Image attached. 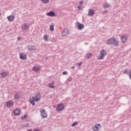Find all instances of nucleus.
<instances>
[{"instance_id":"1","label":"nucleus","mask_w":131,"mask_h":131,"mask_svg":"<svg viewBox=\"0 0 131 131\" xmlns=\"http://www.w3.org/2000/svg\"><path fill=\"white\" fill-rule=\"evenodd\" d=\"M38 102L41 101V95L39 92H37L35 97H32L31 98H30V103L34 106L35 105V102Z\"/></svg>"},{"instance_id":"2","label":"nucleus","mask_w":131,"mask_h":131,"mask_svg":"<svg viewBox=\"0 0 131 131\" xmlns=\"http://www.w3.org/2000/svg\"><path fill=\"white\" fill-rule=\"evenodd\" d=\"M106 45H114L115 47H117L119 45L118 40L115 39L114 38H111L106 41Z\"/></svg>"},{"instance_id":"3","label":"nucleus","mask_w":131,"mask_h":131,"mask_svg":"<svg viewBox=\"0 0 131 131\" xmlns=\"http://www.w3.org/2000/svg\"><path fill=\"white\" fill-rule=\"evenodd\" d=\"M106 56H107V51L102 49L100 50L99 52V55H98L97 59L98 60H104Z\"/></svg>"},{"instance_id":"4","label":"nucleus","mask_w":131,"mask_h":131,"mask_svg":"<svg viewBox=\"0 0 131 131\" xmlns=\"http://www.w3.org/2000/svg\"><path fill=\"white\" fill-rule=\"evenodd\" d=\"M102 126L100 124H96L93 127L92 129L94 131H98L101 129Z\"/></svg>"},{"instance_id":"5","label":"nucleus","mask_w":131,"mask_h":131,"mask_svg":"<svg viewBox=\"0 0 131 131\" xmlns=\"http://www.w3.org/2000/svg\"><path fill=\"white\" fill-rule=\"evenodd\" d=\"M40 113L42 118H47L48 117V114H47L45 109H41L40 110Z\"/></svg>"},{"instance_id":"6","label":"nucleus","mask_w":131,"mask_h":131,"mask_svg":"<svg viewBox=\"0 0 131 131\" xmlns=\"http://www.w3.org/2000/svg\"><path fill=\"white\" fill-rule=\"evenodd\" d=\"M19 58L20 59V60H27V55L25 53H20Z\"/></svg>"},{"instance_id":"7","label":"nucleus","mask_w":131,"mask_h":131,"mask_svg":"<svg viewBox=\"0 0 131 131\" xmlns=\"http://www.w3.org/2000/svg\"><path fill=\"white\" fill-rule=\"evenodd\" d=\"M64 107L65 106H64V104H58L56 107V110L57 111H58V112L62 111V110H63V109H64Z\"/></svg>"},{"instance_id":"8","label":"nucleus","mask_w":131,"mask_h":131,"mask_svg":"<svg viewBox=\"0 0 131 131\" xmlns=\"http://www.w3.org/2000/svg\"><path fill=\"white\" fill-rule=\"evenodd\" d=\"M69 34V31H68V29L65 28L63 29V31L61 33L62 36H67Z\"/></svg>"},{"instance_id":"9","label":"nucleus","mask_w":131,"mask_h":131,"mask_svg":"<svg viewBox=\"0 0 131 131\" xmlns=\"http://www.w3.org/2000/svg\"><path fill=\"white\" fill-rule=\"evenodd\" d=\"M77 28L79 29V30H82V29H83L84 28V25L82 24H80L79 23H76Z\"/></svg>"},{"instance_id":"10","label":"nucleus","mask_w":131,"mask_h":131,"mask_svg":"<svg viewBox=\"0 0 131 131\" xmlns=\"http://www.w3.org/2000/svg\"><path fill=\"white\" fill-rule=\"evenodd\" d=\"M14 115L18 116L20 115V113H21V111L19 108H15L14 109Z\"/></svg>"},{"instance_id":"11","label":"nucleus","mask_w":131,"mask_h":131,"mask_svg":"<svg viewBox=\"0 0 131 131\" xmlns=\"http://www.w3.org/2000/svg\"><path fill=\"white\" fill-rule=\"evenodd\" d=\"M7 19L9 22H13L15 20V16L14 15H9L7 17Z\"/></svg>"},{"instance_id":"12","label":"nucleus","mask_w":131,"mask_h":131,"mask_svg":"<svg viewBox=\"0 0 131 131\" xmlns=\"http://www.w3.org/2000/svg\"><path fill=\"white\" fill-rule=\"evenodd\" d=\"M14 106V101L12 100H9L7 103V107H13Z\"/></svg>"},{"instance_id":"13","label":"nucleus","mask_w":131,"mask_h":131,"mask_svg":"<svg viewBox=\"0 0 131 131\" xmlns=\"http://www.w3.org/2000/svg\"><path fill=\"white\" fill-rule=\"evenodd\" d=\"M54 84H55V81H53L52 82L49 83L48 84V86L51 89H55V88H56V86Z\"/></svg>"},{"instance_id":"14","label":"nucleus","mask_w":131,"mask_h":131,"mask_svg":"<svg viewBox=\"0 0 131 131\" xmlns=\"http://www.w3.org/2000/svg\"><path fill=\"white\" fill-rule=\"evenodd\" d=\"M41 68L40 66H38V67L35 66L33 68L32 70L33 71H34V72H37V71L40 70Z\"/></svg>"},{"instance_id":"15","label":"nucleus","mask_w":131,"mask_h":131,"mask_svg":"<svg viewBox=\"0 0 131 131\" xmlns=\"http://www.w3.org/2000/svg\"><path fill=\"white\" fill-rule=\"evenodd\" d=\"M127 40V37L125 35H123L121 37V40L122 42H126V40Z\"/></svg>"},{"instance_id":"16","label":"nucleus","mask_w":131,"mask_h":131,"mask_svg":"<svg viewBox=\"0 0 131 131\" xmlns=\"http://www.w3.org/2000/svg\"><path fill=\"white\" fill-rule=\"evenodd\" d=\"M47 15L50 16L51 17H55L56 16V14L54 12L50 11L48 13Z\"/></svg>"},{"instance_id":"17","label":"nucleus","mask_w":131,"mask_h":131,"mask_svg":"<svg viewBox=\"0 0 131 131\" xmlns=\"http://www.w3.org/2000/svg\"><path fill=\"white\" fill-rule=\"evenodd\" d=\"M1 75L3 78L6 77L9 75V72H3L2 73H1Z\"/></svg>"},{"instance_id":"18","label":"nucleus","mask_w":131,"mask_h":131,"mask_svg":"<svg viewBox=\"0 0 131 131\" xmlns=\"http://www.w3.org/2000/svg\"><path fill=\"white\" fill-rule=\"evenodd\" d=\"M88 16H94V10L93 9L89 10Z\"/></svg>"},{"instance_id":"19","label":"nucleus","mask_w":131,"mask_h":131,"mask_svg":"<svg viewBox=\"0 0 131 131\" xmlns=\"http://www.w3.org/2000/svg\"><path fill=\"white\" fill-rule=\"evenodd\" d=\"M22 28H23V29H24L25 30H27L29 28V26H28V25H27V24H24L23 25Z\"/></svg>"},{"instance_id":"20","label":"nucleus","mask_w":131,"mask_h":131,"mask_svg":"<svg viewBox=\"0 0 131 131\" xmlns=\"http://www.w3.org/2000/svg\"><path fill=\"white\" fill-rule=\"evenodd\" d=\"M43 38L45 41H49V40H50V38L49 37V35H45L43 36Z\"/></svg>"},{"instance_id":"21","label":"nucleus","mask_w":131,"mask_h":131,"mask_svg":"<svg viewBox=\"0 0 131 131\" xmlns=\"http://www.w3.org/2000/svg\"><path fill=\"white\" fill-rule=\"evenodd\" d=\"M54 27H55V25L54 24H52L50 27V30H51V31H54Z\"/></svg>"},{"instance_id":"22","label":"nucleus","mask_w":131,"mask_h":131,"mask_svg":"<svg viewBox=\"0 0 131 131\" xmlns=\"http://www.w3.org/2000/svg\"><path fill=\"white\" fill-rule=\"evenodd\" d=\"M14 98L16 100H19L20 98V95L18 94H16L14 96Z\"/></svg>"},{"instance_id":"23","label":"nucleus","mask_w":131,"mask_h":131,"mask_svg":"<svg viewBox=\"0 0 131 131\" xmlns=\"http://www.w3.org/2000/svg\"><path fill=\"white\" fill-rule=\"evenodd\" d=\"M85 57L88 58V59H90L92 57V53H87L85 55Z\"/></svg>"},{"instance_id":"24","label":"nucleus","mask_w":131,"mask_h":131,"mask_svg":"<svg viewBox=\"0 0 131 131\" xmlns=\"http://www.w3.org/2000/svg\"><path fill=\"white\" fill-rule=\"evenodd\" d=\"M110 7V5L108 3H106L104 5L103 7L104 9H107V8H109Z\"/></svg>"},{"instance_id":"25","label":"nucleus","mask_w":131,"mask_h":131,"mask_svg":"<svg viewBox=\"0 0 131 131\" xmlns=\"http://www.w3.org/2000/svg\"><path fill=\"white\" fill-rule=\"evenodd\" d=\"M41 2L43 4H48L50 2V0H41Z\"/></svg>"},{"instance_id":"26","label":"nucleus","mask_w":131,"mask_h":131,"mask_svg":"<svg viewBox=\"0 0 131 131\" xmlns=\"http://www.w3.org/2000/svg\"><path fill=\"white\" fill-rule=\"evenodd\" d=\"M78 123V122H74V123H73L72 124V126L73 127H74V126H76V125H77V124Z\"/></svg>"},{"instance_id":"27","label":"nucleus","mask_w":131,"mask_h":131,"mask_svg":"<svg viewBox=\"0 0 131 131\" xmlns=\"http://www.w3.org/2000/svg\"><path fill=\"white\" fill-rule=\"evenodd\" d=\"M26 118H27V115H25L24 116L21 117L23 120H24V119H26Z\"/></svg>"},{"instance_id":"28","label":"nucleus","mask_w":131,"mask_h":131,"mask_svg":"<svg viewBox=\"0 0 131 131\" xmlns=\"http://www.w3.org/2000/svg\"><path fill=\"white\" fill-rule=\"evenodd\" d=\"M76 65H77L78 66H79V68H80V67L81 66V62H80V63L78 62L76 63Z\"/></svg>"},{"instance_id":"29","label":"nucleus","mask_w":131,"mask_h":131,"mask_svg":"<svg viewBox=\"0 0 131 131\" xmlns=\"http://www.w3.org/2000/svg\"><path fill=\"white\" fill-rule=\"evenodd\" d=\"M79 5L82 6V5H83V2L82 1H80L79 3Z\"/></svg>"},{"instance_id":"30","label":"nucleus","mask_w":131,"mask_h":131,"mask_svg":"<svg viewBox=\"0 0 131 131\" xmlns=\"http://www.w3.org/2000/svg\"><path fill=\"white\" fill-rule=\"evenodd\" d=\"M81 8H82V6H81V5L78 6V9L79 10H80V9H81Z\"/></svg>"},{"instance_id":"31","label":"nucleus","mask_w":131,"mask_h":131,"mask_svg":"<svg viewBox=\"0 0 131 131\" xmlns=\"http://www.w3.org/2000/svg\"><path fill=\"white\" fill-rule=\"evenodd\" d=\"M62 74H63L64 75H65V74H68V73H67V72H66V71L63 72H62Z\"/></svg>"},{"instance_id":"32","label":"nucleus","mask_w":131,"mask_h":131,"mask_svg":"<svg viewBox=\"0 0 131 131\" xmlns=\"http://www.w3.org/2000/svg\"><path fill=\"white\" fill-rule=\"evenodd\" d=\"M21 37L19 36L17 37V40H21Z\"/></svg>"},{"instance_id":"33","label":"nucleus","mask_w":131,"mask_h":131,"mask_svg":"<svg viewBox=\"0 0 131 131\" xmlns=\"http://www.w3.org/2000/svg\"><path fill=\"white\" fill-rule=\"evenodd\" d=\"M126 73H127V74H128V72H127V70H126L124 72V73L125 74Z\"/></svg>"},{"instance_id":"34","label":"nucleus","mask_w":131,"mask_h":131,"mask_svg":"<svg viewBox=\"0 0 131 131\" xmlns=\"http://www.w3.org/2000/svg\"><path fill=\"white\" fill-rule=\"evenodd\" d=\"M129 76L130 78L131 79V75H130V74H129Z\"/></svg>"},{"instance_id":"35","label":"nucleus","mask_w":131,"mask_h":131,"mask_svg":"<svg viewBox=\"0 0 131 131\" xmlns=\"http://www.w3.org/2000/svg\"><path fill=\"white\" fill-rule=\"evenodd\" d=\"M72 69H74V67H72Z\"/></svg>"},{"instance_id":"36","label":"nucleus","mask_w":131,"mask_h":131,"mask_svg":"<svg viewBox=\"0 0 131 131\" xmlns=\"http://www.w3.org/2000/svg\"><path fill=\"white\" fill-rule=\"evenodd\" d=\"M28 131H32L31 129L28 130Z\"/></svg>"},{"instance_id":"37","label":"nucleus","mask_w":131,"mask_h":131,"mask_svg":"<svg viewBox=\"0 0 131 131\" xmlns=\"http://www.w3.org/2000/svg\"><path fill=\"white\" fill-rule=\"evenodd\" d=\"M131 73V71H130V72H129V73Z\"/></svg>"},{"instance_id":"38","label":"nucleus","mask_w":131,"mask_h":131,"mask_svg":"<svg viewBox=\"0 0 131 131\" xmlns=\"http://www.w3.org/2000/svg\"><path fill=\"white\" fill-rule=\"evenodd\" d=\"M1 15H2V14H1V13H0V16H1Z\"/></svg>"}]
</instances>
